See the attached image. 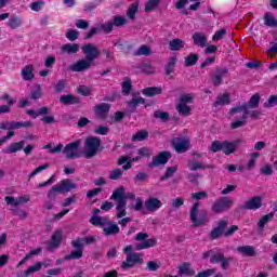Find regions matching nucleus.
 <instances>
[{
  "mask_svg": "<svg viewBox=\"0 0 277 277\" xmlns=\"http://www.w3.org/2000/svg\"><path fill=\"white\" fill-rule=\"evenodd\" d=\"M31 200V197L29 195H24L19 197L14 196H5L4 201L8 205V207H12L11 211L13 215H17L19 220H27V216L29 215V212L25 210L17 209L16 207H21V205H27Z\"/></svg>",
  "mask_w": 277,
  "mask_h": 277,
  "instance_id": "nucleus-1",
  "label": "nucleus"
},
{
  "mask_svg": "<svg viewBox=\"0 0 277 277\" xmlns=\"http://www.w3.org/2000/svg\"><path fill=\"white\" fill-rule=\"evenodd\" d=\"M90 224L103 228V233L106 237L118 235V233H120V227L118 224L108 220L106 216L92 215L90 219Z\"/></svg>",
  "mask_w": 277,
  "mask_h": 277,
  "instance_id": "nucleus-2",
  "label": "nucleus"
},
{
  "mask_svg": "<svg viewBox=\"0 0 277 277\" xmlns=\"http://www.w3.org/2000/svg\"><path fill=\"white\" fill-rule=\"evenodd\" d=\"M110 200H116L117 217L122 219L127 215V200H124V187L121 186L113 192Z\"/></svg>",
  "mask_w": 277,
  "mask_h": 277,
  "instance_id": "nucleus-3",
  "label": "nucleus"
},
{
  "mask_svg": "<svg viewBox=\"0 0 277 277\" xmlns=\"http://www.w3.org/2000/svg\"><path fill=\"white\" fill-rule=\"evenodd\" d=\"M199 208L200 202L194 203L193 207L190 208V222L195 227L205 226V224L209 222V213L207 212V210H200Z\"/></svg>",
  "mask_w": 277,
  "mask_h": 277,
  "instance_id": "nucleus-4",
  "label": "nucleus"
},
{
  "mask_svg": "<svg viewBox=\"0 0 277 277\" xmlns=\"http://www.w3.org/2000/svg\"><path fill=\"white\" fill-rule=\"evenodd\" d=\"M100 148L101 138L96 136H89L84 141V148L82 153L87 159H92V157H96Z\"/></svg>",
  "mask_w": 277,
  "mask_h": 277,
  "instance_id": "nucleus-5",
  "label": "nucleus"
},
{
  "mask_svg": "<svg viewBox=\"0 0 277 277\" xmlns=\"http://www.w3.org/2000/svg\"><path fill=\"white\" fill-rule=\"evenodd\" d=\"M81 148V140H77L75 142L68 143L62 149L63 155H65L66 159H79L81 157V153L79 151Z\"/></svg>",
  "mask_w": 277,
  "mask_h": 277,
  "instance_id": "nucleus-6",
  "label": "nucleus"
},
{
  "mask_svg": "<svg viewBox=\"0 0 277 277\" xmlns=\"http://www.w3.org/2000/svg\"><path fill=\"white\" fill-rule=\"evenodd\" d=\"M233 205L234 201L230 197H220L212 205L211 211L212 213H224V211H228Z\"/></svg>",
  "mask_w": 277,
  "mask_h": 277,
  "instance_id": "nucleus-7",
  "label": "nucleus"
},
{
  "mask_svg": "<svg viewBox=\"0 0 277 277\" xmlns=\"http://www.w3.org/2000/svg\"><path fill=\"white\" fill-rule=\"evenodd\" d=\"M81 50L85 57L84 60L92 64H94L95 60L101 57V50H98V47H96L94 43H87L82 45Z\"/></svg>",
  "mask_w": 277,
  "mask_h": 277,
  "instance_id": "nucleus-8",
  "label": "nucleus"
},
{
  "mask_svg": "<svg viewBox=\"0 0 277 277\" xmlns=\"http://www.w3.org/2000/svg\"><path fill=\"white\" fill-rule=\"evenodd\" d=\"M136 241H143L135 245V250H146L148 248H155L157 246L156 238H149L146 233H138L135 237Z\"/></svg>",
  "mask_w": 277,
  "mask_h": 277,
  "instance_id": "nucleus-9",
  "label": "nucleus"
},
{
  "mask_svg": "<svg viewBox=\"0 0 277 277\" xmlns=\"http://www.w3.org/2000/svg\"><path fill=\"white\" fill-rule=\"evenodd\" d=\"M261 207H263V197L254 196L245 201L241 209H243V211H258Z\"/></svg>",
  "mask_w": 277,
  "mask_h": 277,
  "instance_id": "nucleus-10",
  "label": "nucleus"
},
{
  "mask_svg": "<svg viewBox=\"0 0 277 277\" xmlns=\"http://www.w3.org/2000/svg\"><path fill=\"white\" fill-rule=\"evenodd\" d=\"M93 64L90 63V61H88L87 58H81L79 61H77L76 63H74L72 65H70L68 67V69L71 72H85V70H90V68H92Z\"/></svg>",
  "mask_w": 277,
  "mask_h": 277,
  "instance_id": "nucleus-11",
  "label": "nucleus"
},
{
  "mask_svg": "<svg viewBox=\"0 0 277 277\" xmlns=\"http://www.w3.org/2000/svg\"><path fill=\"white\" fill-rule=\"evenodd\" d=\"M137 263H144V260H142L140 253H130L127 255L126 261L121 263V267L122 269H131V267H134Z\"/></svg>",
  "mask_w": 277,
  "mask_h": 277,
  "instance_id": "nucleus-12",
  "label": "nucleus"
},
{
  "mask_svg": "<svg viewBox=\"0 0 277 277\" xmlns=\"http://www.w3.org/2000/svg\"><path fill=\"white\" fill-rule=\"evenodd\" d=\"M228 115L233 118H243V120H248V104L243 103L242 105L230 108Z\"/></svg>",
  "mask_w": 277,
  "mask_h": 277,
  "instance_id": "nucleus-13",
  "label": "nucleus"
},
{
  "mask_svg": "<svg viewBox=\"0 0 277 277\" xmlns=\"http://www.w3.org/2000/svg\"><path fill=\"white\" fill-rule=\"evenodd\" d=\"M172 158L170 151H162L158 156L153 158V161L148 164L149 168H157L159 166H166L168 161Z\"/></svg>",
  "mask_w": 277,
  "mask_h": 277,
  "instance_id": "nucleus-14",
  "label": "nucleus"
},
{
  "mask_svg": "<svg viewBox=\"0 0 277 277\" xmlns=\"http://www.w3.org/2000/svg\"><path fill=\"white\" fill-rule=\"evenodd\" d=\"M173 148L180 154L187 153L189 150V138H173Z\"/></svg>",
  "mask_w": 277,
  "mask_h": 277,
  "instance_id": "nucleus-15",
  "label": "nucleus"
},
{
  "mask_svg": "<svg viewBox=\"0 0 277 277\" xmlns=\"http://www.w3.org/2000/svg\"><path fill=\"white\" fill-rule=\"evenodd\" d=\"M144 207L149 211L150 213H155V211H159L160 207H163V202L159 200L156 197H149L146 199Z\"/></svg>",
  "mask_w": 277,
  "mask_h": 277,
  "instance_id": "nucleus-16",
  "label": "nucleus"
},
{
  "mask_svg": "<svg viewBox=\"0 0 277 277\" xmlns=\"http://www.w3.org/2000/svg\"><path fill=\"white\" fill-rule=\"evenodd\" d=\"M225 228H228V221H219L217 226L211 230L210 238L219 239V237H222V235H224Z\"/></svg>",
  "mask_w": 277,
  "mask_h": 277,
  "instance_id": "nucleus-17",
  "label": "nucleus"
},
{
  "mask_svg": "<svg viewBox=\"0 0 277 277\" xmlns=\"http://www.w3.org/2000/svg\"><path fill=\"white\" fill-rule=\"evenodd\" d=\"M110 106L107 103H102L100 105L94 106V113L97 118H102L105 120L107 118V114H109Z\"/></svg>",
  "mask_w": 277,
  "mask_h": 277,
  "instance_id": "nucleus-18",
  "label": "nucleus"
},
{
  "mask_svg": "<svg viewBox=\"0 0 277 277\" xmlns=\"http://www.w3.org/2000/svg\"><path fill=\"white\" fill-rule=\"evenodd\" d=\"M56 187H58V194H66L71 189H77V184L70 180H63Z\"/></svg>",
  "mask_w": 277,
  "mask_h": 277,
  "instance_id": "nucleus-19",
  "label": "nucleus"
},
{
  "mask_svg": "<svg viewBox=\"0 0 277 277\" xmlns=\"http://www.w3.org/2000/svg\"><path fill=\"white\" fill-rule=\"evenodd\" d=\"M228 75V68L216 69L215 74L212 77L213 85H221L222 79Z\"/></svg>",
  "mask_w": 277,
  "mask_h": 277,
  "instance_id": "nucleus-20",
  "label": "nucleus"
},
{
  "mask_svg": "<svg viewBox=\"0 0 277 277\" xmlns=\"http://www.w3.org/2000/svg\"><path fill=\"white\" fill-rule=\"evenodd\" d=\"M62 239H63L62 230L54 232L49 245V250H55V248H60V243H62Z\"/></svg>",
  "mask_w": 277,
  "mask_h": 277,
  "instance_id": "nucleus-21",
  "label": "nucleus"
},
{
  "mask_svg": "<svg viewBox=\"0 0 277 277\" xmlns=\"http://www.w3.org/2000/svg\"><path fill=\"white\" fill-rule=\"evenodd\" d=\"M193 40L196 47H201V49L207 47V35L205 32H195L193 35Z\"/></svg>",
  "mask_w": 277,
  "mask_h": 277,
  "instance_id": "nucleus-22",
  "label": "nucleus"
},
{
  "mask_svg": "<svg viewBox=\"0 0 277 277\" xmlns=\"http://www.w3.org/2000/svg\"><path fill=\"white\" fill-rule=\"evenodd\" d=\"M177 274L180 276H194V274H196V271L192 268V265L189 263L185 262L177 267Z\"/></svg>",
  "mask_w": 277,
  "mask_h": 277,
  "instance_id": "nucleus-23",
  "label": "nucleus"
},
{
  "mask_svg": "<svg viewBox=\"0 0 277 277\" xmlns=\"http://www.w3.org/2000/svg\"><path fill=\"white\" fill-rule=\"evenodd\" d=\"M241 141L236 142H223V153L224 155H233L235 150H237V147L239 146V143Z\"/></svg>",
  "mask_w": 277,
  "mask_h": 277,
  "instance_id": "nucleus-24",
  "label": "nucleus"
},
{
  "mask_svg": "<svg viewBox=\"0 0 277 277\" xmlns=\"http://www.w3.org/2000/svg\"><path fill=\"white\" fill-rule=\"evenodd\" d=\"M224 105H230V94L229 93H223L216 97V101L214 102V107H224Z\"/></svg>",
  "mask_w": 277,
  "mask_h": 277,
  "instance_id": "nucleus-25",
  "label": "nucleus"
},
{
  "mask_svg": "<svg viewBox=\"0 0 277 277\" xmlns=\"http://www.w3.org/2000/svg\"><path fill=\"white\" fill-rule=\"evenodd\" d=\"M237 253L242 256H254L256 254V250L252 246H240L237 247Z\"/></svg>",
  "mask_w": 277,
  "mask_h": 277,
  "instance_id": "nucleus-26",
  "label": "nucleus"
},
{
  "mask_svg": "<svg viewBox=\"0 0 277 277\" xmlns=\"http://www.w3.org/2000/svg\"><path fill=\"white\" fill-rule=\"evenodd\" d=\"M60 102L63 105H78V103H81L79 97L72 95V94H67V95H62L60 97Z\"/></svg>",
  "mask_w": 277,
  "mask_h": 277,
  "instance_id": "nucleus-27",
  "label": "nucleus"
},
{
  "mask_svg": "<svg viewBox=\"0 0 277 277\" xmlns=\"http://www.w3.org/2000/svg\"><path fill=\"white\" fill-rule=\"evenodd\" d=\"M25 146V141H21L17 143H12L9 147H6L3 153L6 155H12L14 153H18V150H23V147Z\"/></svg>",
  "mask_w": 277,
  "mask_h": 277,
  "instance_id": "nucleus-28",
  "label": "nucleus"
},
{
  "mask_svg": "<svg viewBox=\"0 0 277 277\" xmlns=\"http://www.w3.org/2000/svg\"><path fill=\"white\" fill-rule=\"evenodd\" d=\"M10 131L14 129H29L32 127L31 121H9Z\"/></svg>",
  "mask_w": 277,
  "mask_h": 277,
  "instance_id": "nucleus-29",
  "label": "nucleus"
},
{
  "mask_svg": "<svg viewBox=\"0 0 277 277\" xmlns=\"http://www.w3.org/2000/svg\"><path fill=\"white\" fill-rule=\"evenodd\" d=\"M161 92H163L161 87H149L142 90V94L144 96H149V97L157 96L158 94H161Z\"/></svg>",
  "mask_w": 277,
  "mask_h": 277,
  "instance_id": "nucleus-30",
  "label": "nucleus"
},
{
  "mask_svg": "<svg viewBox=\"0 0 277 277\" xmlns=\"http://www.w3.org/2000/svg\"><path fill=\"white\" fill-rule=\"evenodd\" d=\"M54 146V143H49L48 145L43 146V149L49 150L48 153H50V155H57L64 149V145L62 143H60L55 147Z\"/></svg>",
  "mask_w": 277,
  "mask_h": 277,
  "instance_id": "nucleus-31",
  "label": "nucleus"
},
{
  "mask_svg": "<svg viewBox=\"0 0 277 277\" xmlns=\"http://www.w3.org/2000/svg\"><path fill=\"white\" fill-rule=\"evenodd\" d=\"M264 25H266V27H277L276 15L272 12H266L264 14Z\"/></svg>",
  "mask_w": 277,
  "mask_h": 277,
  "instance_id": "nucleus-32",
  "label": "nucleus"
},
{
  "mask_svg": "<svg viewBox=\"0 0 277 277\" xmlns=\"http://www.w3.org/2000/svg\"><path fill=\"white\" fill-rule=\"evenodd\" d=\"M63 53H68L72 55L75 53H79V44L78 43H66L61 48Z\"/></svg>",
  "mask_w": 277,
  "mask_h": 277,
  "instance_id": "nucleus-33",
  "label": "nucleus"
},
{
  "mask_svg": "<svg viewBox=\"0 0 277 277\" xmlns=\"http://www.w3.org/2000/svg\"><path fill=\"white\" fill-rule=\"evenodd\" d=\"M146 100L144 97H134L128 102L130 111L134 113L137 109V105H144Z\"/></svg>",
  "mask_w": 277,
  "mask_h": 277,
  "instance_id": "nucleus-34",
  "label": "nucleus"
},
{
  "mask_svg": "<svg viewBox=\"0 0 277 277\" xmlns=\"http://www.w3.org/2000/svg\"><path fill=\"white\" fill-rule=\"evenodd\" d=\"M124 172H127V170H124L123 167L121 169L115 168L109 172L108 179H110V181H120Z\"/></svg>",
  "mask_w": 277,
  "mask_h": 277,
  "instance_id": "nucleus-35",
  "label": "nucleus"
},
{
  "mask_svg": "<svg viewBox=\"0 0 277 277\" xmlns=\"http://www.w3.org/2000/svg\"><path fill=\"white\" fill-rule=\"evenodd\" d=\"M175 109L180 114V116H192V107H189V105L187 104L179 102Z\"/></svg>",
  "mask_w": 277,
  "mask_h": 277,
  "instance_id": "nucleus-36",
  "label": "nucleus"
},
{
  "mask_svg": "<svg viewBox=\"0 0 277 277\" xmlns=\"http://www.w3.org/2000/svg\"><path fill=\"white\" fill-rule=\"evenodd\" d=\"M22 77L24 81H31L34 79V65H27L22 69Z\"/></svg>",
  "mask_w": 277,
  "mask_h": 277,
  "instance_id": "nucleus-37",
  "label": "nucleus"
},
{
  "mask_svg": "<svg viewBox=\"0 0 277 277\" xmlns=\"http://www.w3.org/2000/svg\"><path fill=\"white\" fill-rule=\"evenodd\" d=\"M188 168L193 172H196V170H205L206 168H210V166H205V163L196 159H192V160H188Z\"/></svg>",
  "mask_w": 277,
  "mask_h": 277,
  "instance_id": "nucleus-38",
  "label": "nucleus"
},
{
  "mask_svg": "<svg viewBox=\"0 0 277 277\" xmlns=\"http://www.w3.org/2000/svg\"><path fill=\"white\" fill-rule=\"evenodd\" d=\"M185 48V41L181 39H173L169 42V49L171 51H181V49Z\"/></svg>",
  "mask_w": 277,
  "mask_h": 277,
  "instance_id": "nucleus-39",
  "label": "nucleus"
},
{
  "mask_svg": "<svg viewBox=\"0 0 277 277\" xmlns=\"http://www.w3.org/2000/svg\"><path fill=\"white\" fill-rule=\"evenodd\" d=\"M23 25V19L18 16H11L8 21V27L11 29H18Z\"/></svg>",
  "mask_w": 277,
  "mask_h": 277,
  "instance_id": "nucleus-40",
  "label": "nucleus"
},
{
  "mask_svg": "<svg viewBox=\"0 0 277 277\" xmlns=\"http://www.w3.org/2000/svg\"><path fill=\"white\" fill-rule=\"evenodd\" d=\"M175 66H176V55H173L169 58V62L166 66V75H172V72H174Z\"/></svg>",
  "mask_w": 277,
  "mask_h": 277,
  "instance_id": "nucleus-41",
  "label": "nucleus"
},
{
  "mask_svg": "<svg viewBox=\"0 0 277 277\" xmlns=\"http://www.w3.org/2000/svg\"><path fill=\"white\" fill-rule=\"evenodd\" d=\"M82 256H83V250L78 249V250L71 251L70 254L66 255L64 258V261H72V260L81 259Z\"/></svg>",
  "mask_w": 277,
  "mask_h": 277,
  "instance_id": "nucleus-42",
  "label": "nucleus"
},
{
  "mask_svg": "<svg viewBox=\"0 0 277 277\" xmlns=\"http://www.w3.org/2000/svg\"><path fill=\"white\" fill-rule=\"evenodd\" d=\"M142 72H145V75H155L157 72V69L155 66H153L150 63H143L141 66Z\"/></svg>",
  "mask_w": 277,
  "mask_h": 277,
  "instance_id": "nucleus-43",
  "label": "nucleus"
},
{
  "mask_svg": "<svg viewBox=\"0 0 277 277\" xmlns=\"http://www.w3.org/2000/svg\"><path fill=\"white\" fill-rule=\"evenodd\" d=\"M148 137V131L146 130H141L138 132H136L133 136H132V141L133 142H144V140H147Z\"/></svg>",
  "mask_w": 277,
  "mask_h": 277,
  "instance_id": "nucleus-44",
  "label": "nucleus"
},
{
  "mask_svg": "<svg viewBox=\"0 0 277 277\" xmlns=\"http://www.w3.org/2000/svg\"><path fill=\"white\" fill-rule=\"evenodd\" d=\"M30 98H32L34 101L42 98V88L40 87V84L34 87V89L30 92Z\"/></svg>",
  "mask_w": 277,
  "mask_h": 277,
  "instance_id": "nucleus-45",
  "label": "nucleus"
},
{
  "mask_svg": "<svg viewBox=\"0 0 277 277\" xmlns=\"http://www.w3.org/2000/svg\"><path fill=\"white\" fill-rule=\"evenodd\" d=\"M113 25L115 27H122L123 25H127V17L122 15L113 16Z\"/></svg>",
  "mask_w": 277,
  "mask_h": 277,
  "instance_id": "nucleus-46",
  "label": "nucleus"
},
{
  "mask_svg": "<svg viewBox=\"0 0 277 277\" xmlns=\"http://www.w3.org/2000/svg\"><path fill=\"white\" fill-rule=\"evenodd\" d=\"M259 103H261V95L259 93H255L250 100L249 103L247 104L248 107L251 109H256L259 107Z\"/></svg>",
  "mask_w": 277,
  "mask_h": 277,
  "instance_id": "nucleus-47",
  "label": "nucleus"
},
{
  "mask_svg": "<svg viewBox=\"0 0 277 277\" xmlns=\"http://www.w3.org/2000/svg\"><path fill=\"white\" fill-rule=\"evenodd\" d=\"M271 220H274V212H271L268 214H265L261 217V220L258 223L259 228H265V224L269 222Z\"/></svg>",
  "mask_w": 277,
  "mask_h": 277,
  "instance_id": "nucleus-48",
  "label": "nucleus"
},
{
  "mask_svg": "<svg viewBox=\"0 0 277 277\" xmlns=\"http://www.w3.org/2000/svg\"><path fill=\"white\" fill-rule=\"evenodd\" d=\"M137 8H138L137 2H134L129 6L127 11V16L130 17L131 21L135 18V14H137Z\"/></svg>",
  "mask_w": 277,
  "mask_h": 277,
  "instance_id": "nucleus-49",
  "label": "nucleus"
},
{
  "mask_svg": "<svg viewBox=\"0 0 277 277\" xmlns=\"http://www.w3.org/2000/svg\"><path fill=\"white\" fill-rule=\"evenodd\" d=\"M198 62V54H189L188 56L185 57V66H195Z\"/></svg>",
  "mask_w": 277,
  "mask_h": 277,
  "instance_id": "nucleus-50",
  "label": "nucleus"
},
{
  "mask_svg": "<svg viewBox=\"0 0 277 277\" xmlns=\"http://www.w3.org/2000/svg\"><path fill=\"white\" fill-rule=\"evenodd\" d=\"M159 3H161V0H148L145 5V12H153Z\"/></svg>",
  "mask_w": 277,
  "mask_h": 277,
  "instance_id": "nucleus-51",
  "label": "nucleus"
},
{
  "mask_svg": "<svg viewBox=\"0 0 277 277\" xmlns=\"http://www.w3.org/2000/svg\"><path fill=\"white\" fill-rule=\"evenodd\" d=\"M42 269V263L37 262L35 265L28 267L27 271H25V276H30V274H34L36 272H40Z\"/></svg>",
  "mask_w": 277,
  "mask_h": 277,
  "instance_id": "nucleus-52",
  "label": "nucleus"
},
{
  "mask_svg": "<svg viewBox=\"0 0 277 277\" xmlns=\"http://www.w3.org/2000/svg\"><path fill=\"white\" fill-rule=\"evenodd\" d=\"M223 148H224V142H220V141H213L210 146V150L212 153H220V150H223Z\"/></svg>",
  "mask_w": 277,
  "mask_h": 277,
  "instance_id": "nucleus-53",
  "label": "nucleus"
},
{
  "mask_svg": "<svg viewBox=\"0 0 277 277\" xmlns=\"http://www.w3.org/2000/svg\"><path fill=\"white\" fill-rule=\"evenodd\" d=\"M176 170H179L177 167H169L164 175L160 177V181H168V179H170L171 176H174V172H176Z\"/></svg>",
  "mask_w": 277,
  "mask_h": 277,
  "instance_id": "nucleus-54",
  "label": "nucleus"
},
{
  "mask_svg": "<svg viewBox=\"0 0 277 277\" xmlns=\"http://www.w3.org/2000/svg\"><path fill=\"white\" fill-rule=\"evenodd\" d=\"M258 157H261V154L259 151H254L250 154V160L248 162L249 170H252L254 166L256 164Z\"/></svg>",
  "mask_w": 277,
  "mask_h": 277,
  "instance_id": "nucleus-55",
  "label": "nucleus"
},
{
  "mask_svg": "<svg viewBox=\"0 0 277 277\" xmlns=\"http://www.w3.org/2000/svg\"><path fill=\"white\" fill-rule=\"evenodd\" d=\"M153 52L150 48L146 44H143L138 48V50L134 53V55H150Z\"/></svg>",
  "mask_w": 277,
  "mask_h": 277,
  "instance_id": "nucleus-56",
  "label": "nucleus"
},
{
  "mask_svg": "<svg viewBox=\"0 0 277 277\" xmlns=\"http://www.w3.org/2000/svg\"><path fill=\"white\" fill-rule=\"evenodd\" d=\"M179 103H182L184 105H187L188 103H194V94L187 93V94L181 95Z\"/></svg>",
  "mask_w": 277,
  "mask_h": 277,
  "instance_id": "nucleus-57",
  "label": "nucleus"
},
{
  "mask_svg": "<svg viewBox=\"0 0 277 277\" xmlns=\"http://www.w3.org/2000/svg\"><path fill=\"white\" fill-rule=\"evenodd\" d=\"M160 267H161V262L157 260L147 262V269L149 272H157V269H159Z\"/></svg>",
  "mask_w": 277,
  "mask_h": 277,
  "instance_id": "nucleus-58",
  "label": "nucleus"
},
{
  "mask_svg": "<svg viewBox=\"0 0 277 277\" xmlns=\"http://www.w3.org/2000/svg\"><path fill=\"white\" fill-rule=\"evenodd\" d=\"M78 94H81L82 96H91L92 95V88L80 85L78 88Z\"/></svg>",
  "mask_w": 277,
  "mask_h": 277,
  "instance_id": "nucleus-59",
  "label": "nucleus"
},
{
  "mask_svg": "<svg viewBox=\"0 0 277 277\" xmlns=\"http://www.w3.org/2000/svg\"><path fill=\"white\" fill-rule=\"evenodd\" d=\"M79 38V31L70 29L66 32V39L70 40V42H75Z\"/></svg>",
  "mask_w": 277,
  "mask_h": 277,
  "instance_id": "nucleus-60",
  "label": "nucleus"
},
{
  "mask_svg": "<svg viewBox=\"0 0 277 277\" xmlns=\"http://www.w3.org/2000/svg\"><path fill=\"white\" fill-rule=\"evenodd\" d=\"M72 248H76L77 250H83V247L85 246V242L83 238H77L76 240L71 241Z\"/></svg>",
  "mask_w": 277,
  "mask_h": 277,
  "instance_id": "nucleus-61",
  "label": "nucleus"
},
{
  "mask_svg": "<svg viewBox=\"0 0 277 277\" xmlns=\"http://www.w3.org/2000/svg\"><path fill=\"white\" fill-rule=\"evenodd\" d=\"M42 8H44V1L42 0L30 3V10L32 12H40Z\"/></svg>",
  "mask_w": 277,
  "mask_h": 277,
  "instance_id": "nucleus-62",
  "label": "nucleus"
},
{
  "mask_svg": "<svg viewBox=\"0 0 277 277\" xmlns=\"http://www.w3.org/2000/svg\"><path fill=\"white\" fill-rule=\"evenodd\" d=\"M154 118H159L160 120H163L166 122V120L170 118V114H168L167 111L156 110L154 113Z\"/></svg>",
  "mask_w": 277,
  "mask_h": 277,
  "instance_id": "nucleus-63",
  "label": "nucleus"
},
{
  "mask_svg": "<svg viewBox=\"0 0 277 277\" xmlns=\"http://www.w3.org/2000/svg\"><path fill=\"white\" fill-rule=\"evenodd\" d=\"M277 105V95H272L268 100L264 103V107L269 108Z\"/></svg>",
  "mask_w": 277,
  "mask_h": 277,
  "instance_id": "nucleus-64",
  "label": "nucleus"
}]
</instances>
